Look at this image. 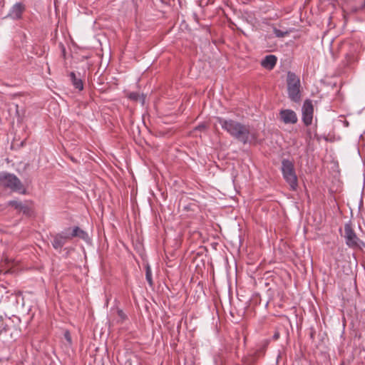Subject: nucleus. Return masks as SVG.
<instances>
[{
    "instance_id": "f257e3e1",
    "label": "nucleus",
    "mask_w": 365,
    "mask_h": 365,
    "mask_svg": "<svg viewBox=\"0 0 365 365\" xmlns=\"http://www.w3.org/2000/svg\"><path fill=\"white\" fill-rule=\"evenodd\" d=\"M0 187L12 192L27 193L26 187L21 180L15 174L6 171L0 172Z\"/></svg>"
},
{
    "instance_id": "f03ea898",
    "label": "nucleus",
    "mask_w": 365,
    "mask_h": 365,
    "mask_svg": "<svg viewBox=\"0 0 365 365\" xmlns=\"http://www.w3.org/2000/svg\"><path fill=\"white\" fill-rule=\"evenodd\" d=\"M230 133L243 143L255 138L247 127L232 121H230Z\"/></svg>"
},
{
    "instance_id": "7ed1b4c3",
    "label": "nucleus",
    "mask_w": 365,
    "mask_h": 365,
    "mask_svg": "<svg viewBox=\"0 0 365 365\" xmlns=\"http://www.w3.org/2000/svg\"><path fill=\"white\" fill-rule=\"evenodd\" d=\"M287 90L289 98L298 102L300 101V80L299 78L294 73L289 72L287 73Z\"/></svg>"
},
{
    "instance_id": "20e7f679",
    "label": "nucleus",
    "mask_w": 365,
    "mask_h": 365,
    "mask_svg": "<svg viewBox=\"0 0 365 365\" xmlns=\"http://www.w3.org/2000/svg\"><path fill=\"white\" fill-rule=\"evenodd\" d=\"M283 176L289 185L292 190H295L297 187V178L292 162L284 160L282 165Z\"/></svg>"
},
{
    "instance_id": "39448f33",
    "label": "nucleus",
    "mask_w": 365,
    "mask_h": 365,
    "mask_svg": "<svg viewBox=\"0 0 365 365\" xmlns=\"http://www.w3.org/2000/svg\"><path fill=\"white\" fill-rule=\"evenodd\" d=\"M51 237V245L53 247V249L57 250L58 252H61L62 248L64 246V245L68 240H70L65 229L61 232L52 235Z\"/></svg>"
},
{
    "instance_id": "423d86ee",
    "label": "nucleus",
    "mask_w": 365,
    "mask_h": 365,
    "mask_svg": "<svg viewBox=\"0 0 365 365\" xmlns=\"http://www.w3.org/2000/svg\"><path fill=\"white\" fill-rule=\"evenodd\" d=\"M26 13V5L22 2H16L10 9L8 17L11 20L18 21L24 19Z\"/></svg>"
},
{
    "instance_id": "0eeeda50",
    "label": "nucleus",
    "mask_w": 365,
    "mask_h": 365,
    "mask_svg": "<svg viewBox=\"0 0 365 365\" xmlns=\"http://www.w3.org/2000/svg\"><path fill=\"white\" fill-rule=\"evenodd\" d=\"M314 108L310 100H306L302 106V120L306 125L312 124Z\"/></svg>"
},
{
    "instance_id": "6e6552de",
    "label": "nucleus",
    "mask_w": 365,
    "mask_h": 365,
    "mask_svg": "<svg viewBox=\"0 0 365 365\" xmlns=\"http://www.w3.org/2000/svg\"><path fill=\"white\" fill-rule=\"evenodd\" d=\"M65 230L70 240L73 237H78L86 242L89 240L88 234L78 226L73 227L72 230L70 227Z\"/></svg>"
},
{
    "instance_id": "1a4fd4ad",
    "label": "nucleus",
    "mask_w": 365,
    "mask_h": 365,
    "mask_svg": "<svg viewBox=\"0 0 365 365\" xmlns=\"http://www.w3.org/2000/svg\"><path fill=\"white\" fill-rule=\"evenodd\" d=\"M344 237L346 238V245L349 247L357 245L358 238L349 225H346L344 227Z\"/></svg>"
},
{
    "instance_id": "9d476101",
    "label": "nucleus",
    "mask_w": 365,
    "mask_h": 365,
    "mask_svg": "<svg viewBox=\"0 0 365 365\" xmlns=\"http://www.w3.org/2000/svg\"><path fill=\"white\" fill-rule=\"evenodd\" d=\"M280 119L286 124H294L297 121V116L294 111L286 109L280 111Z\"/></svg>"
},
{
    "instance_id": "9b49d317",
    "label": "nucleus",
    "mask_w": 365,
    "mask_h": 365,
    "mask_svg": "<svg viewBox=\"0 0 365 365\" xmlns=\"http://www.w3.org/2000/svg\"><path fill=\"white\" fill-rule=\"evenodd\" d=\"M277 63V57L274 55H269L267 56L262 61V66L269 70H272Z\"/></svg>"
},
{
    "instance_id": "f8f14e48",
    "label": "nucleus",
    "mask_w": 365,
    "mask_h": 365,
    "mask_svg": "<svg viewBox=\"0 0 365 365\" xmlns=\"http://www.w3.org/2000/svg\"><path fill=\"white\" fill-rule=\"evenodd\" d=\"M69 76L75 88L78 89V91H82L83 89V83L82 80L79 78H77L74 72H71Z\"/></svg>"
},
{
    "instance_id": "ddd939ff",
    "label": "nucleus",
    "mask_w": 365,
    "mask_h": 365,
    "mask_svg": "<svg viewBox=\"0 0 365 365\" xmlns=\"http://www.w3.org/2000/svg\"><path fill=\"white\" fill-rule=\"evenodd\" d=\"M215 120V121L214 125L216 129L218 128V125H220L223 130L228 131V121L226 119H224L221 117H216Z\"/></svg>"
},
{
    "instance_id": "4468645a",
    "label": "nucleus",
    "mask_w": 365,
    "mask_h": 365,
    "mask_svg": "<svg viewBox=\"0 0 365 365\" xmlns=\"http://www.w3.org/2000/svg\"><path fill=\"white\" fill-rule=\"evenodd\" d=\"M128 98L133 101H140L143 105L145 103V96L143 94L140 95L138 92H130L128 95Z\"/></svg>"
},
{
    "instance_id": "2eb2a0df",
    "label": "nucleus",
    "mask_w": 365,
    "mask_h": 365,
    "mask_svg": "<svg viewBox=\"0 0 365 365\" xmlns=\"http://www.w3.org/2000/svg\"><path fill=\"white\" fill-rule=\"evenodd\" d=\"M145 279L150 287L153 286V280L152 277V270L150 266L147 264L145 266Z\"/></svg>"
},
{
    "instance_id": "dca6fc26",
    "label": "nucleus",
    "mask_w": 365,
    "mask_h": 365,
    "mask_svg": "<svg viewBox=\"0 0 365 365\" xmlns=\"http://www.w3.org/2000/svg\"><path fill=\"white\" fill-rule=\"evenodd\" d=\"M23 204H24V202H22L21 201L16 200H9L7 202L8 206H11L18 211H20L21 208H22Z\"/></svg>"
},
{
    "instance_id": "f3484780",
    "label": "nucleus",
    "mask_w": 365,
    "mask_h": 365,
    "mask_svg": "<svg viewBox=\"0 0 365 365\" xmlns=\"http://www.w3.org/2000/svg\"><path fill=\"white\" fill-rule=\"evenodd\" d=\"M117 314L118 317V319H117L118 324H123L125 320L128 319L127 314L121 309H117Z\"/></svg>"
},
{
    "instance_id": "a211bd4d",
    "label": "nucleus",
    "mask_w": 365,
    "mask_h": 365,
    "mask_svg": "<svg viewBox=\"0 0 365 365\" xmlns=\"http://www.w3.org/2000/svg\"><path fill=\"white\" fill-rule=\"evenodd\" d=\"M19 212H21L25 215L30 216L31 210L26 203H24Z\"/></svg>"
},
{
    "instance_id": "6ab92c4d",
    "label": "nucleus",
    "mask_w": 365,
    "mask_h": 365,
    "mask_svg": "<svg viewBox=\"0 0 365 365\" xmlns=\"http://www.w3.org/2000/svg\"><path fill=\"white\" fill-rule=\"evenodd\" d=\"M207 129V125L206 123H201L195 128V130L205 131Z\"/></svg>"
},
{
    "instance_id": "aec40b11",
    "label": "nucleus",
    "mask_w": 365,
    "mask_h": 365,
    "mask_svg": "<svg viewBox=\"0 0 365 365\" xmlns=\"http://www.w3.org/2000/svg\"><path fill=\"white\" fill-rule=\"evenodd\" d=\"M274 32L276 36H277V37H284V36L288 34L287 31H284L277 29L276 28L274 29Z\"/></svg>"
},
{
    "instance_id": "412c9836",
    "label": "nucleus",
    "mask_w": 365,
    "mask_h": 365,
    "mask_svg": "<svg viewBox=\"0 0 365 365\" xmlns=\"http://www.w3.org/2000/svg\"><path fill=\"white\" fill-rule=\"evenodd\" d=\"M63 336H64L65 339L67 341V342L71 345L72 344V339H71V336L69 331H68V330L65 331Z\"/></svg>"
},
{
    "instance_id": "4be33fe9",
    "label": "nucleus",
    "mask_w": 365,
    "mask_h": 365,
    "mask_svg": "<svg viewBox=\"0 0 365 365\" xmlns=\"http://www.w3.org/2000/svg\"><path fill=\"white\" fill-rule=\"evenodd\" d=\"M15 107H16V115L18 118V120L19 119H21L22 118V116L24 115V112L21 114L20 113V111L19 110V106L17 104L15 105Z\"/></svg>"
},
{
    "instance_id": "5701e85b",
    "label": "nucleus",
    "mask_w": 365,
    "mask_h": 365,
    "mask_svg": "<svg viewBox=\"0 0 365 365\" xmlns=\"http://www.w3.org/2000/svg\"><path fill=\"white\" fill-rule=\"evenodd\" d=\"M221 14H224V15H225V16H226L225 11V9H222V8H220V9L218 10V11H217V14H218V15H221Z\"/></svg>"
},
{
    "instance_id": "b1692460",
    "label": "nucleus",
    "mask_w": 365,
    "mask_h": 365,
    "mask_svg": "<svg viewBox=\"0 0 365 365\" xmlns=\"http://www.w3.org/2000/svg\"><path fill=\"white\" fill-rule=\"evenodd\" d=\"M61 47L62 54H63V56H65V54H66L65 46L63 44H61Z\"/></svg>"
},
{
    "instance_id": "393cba45",
    "label": "nucleus",
    "mask_w": 365,
    "mask_h": 365,
    "mask_svg": "<svg viewBox=\"0 0 365 365\" xmlns=\"http://www.w3.org/2000/svg\"><path fill=\"white\" fill-rule=\"evenodd\" d=\"M361 8H362V9H365V0H364V4H363V5H362Z\"/></svg>"
},
{
    "instance_id": "a878e982",
    "label": "nucleus",
    "mask_w": 365,
    "mask_h": 365,
    "mask_svg": "<svg viewBox=\"0 0 365 365\" xmlns=\"http://www.w3.org/2000/svg\"><path fill=\"white\" fill-rule=\"evenodd\" d=\"M71 160L73 162H76V160L73 157H71Z\"/></svg>"
},
{
    "instance_id": "bb28decb",
    "label": "nucleus",
    "mask_w": 365,
    "mask_h": 365,
    "mask_svg": "<svg viewBox=\"0 0 365 365\" xmlns=\"http://www.w3.org/2000/svg\"><path fill=\"white\" fill-rule=\"evenodd\" d=\"M225 261H226L227 263H228V258L227 257L225 258Z\"/></svg>"
}]
</instances>
